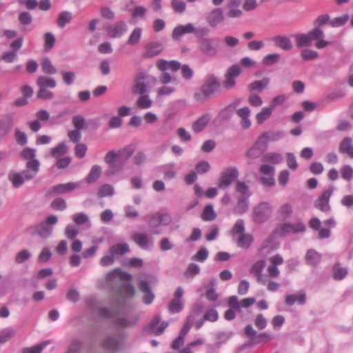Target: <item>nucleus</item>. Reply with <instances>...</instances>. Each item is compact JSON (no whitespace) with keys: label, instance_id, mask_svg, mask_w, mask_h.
I'll return each mask as SVG.
<instances>
[{"label":"nucleus","instance_id":"nucleus-1","mask_svg":"<svg viewBox=\"0 0 353 353\" xmlns=\"http://www.w3.org/2000/svg\"><path fill=\"white\" fill-rule=\"evenodd\" d=\"M132 276L128 272H122L119 269H114L106 274V280L112 284V290L114 294V301L117 310L99 306L98 301L94 297L86 299L88 306L92 310L97 311L101 317L112 319L114 324L120 328H128L137 324L139 315L138 314H119L121 307L120 298H131L134 294V288L130 283Z\"/></svg>","mask_w":353,"mask_h":353},{"label":"nucleus","instance_id":"nucleus-2","mask_svg":"<svg viewBox=\"0 0 353 353\" xmlns=\"http://www.w3.org/2000/svg\"><path fill=\"white\" fill-rule=\"evenodd\" d=\"M221 86L218 77L214 74L208 75L199 89L194 93V99L200 103H204L213 98Z\"/></svg>","mask_w":353,"mask_h":353},{"label":"nucleus","instance_id":"nucleus-3","mask_svg":"<svg viewBox=\"0 0 353 353\" xmlns=\"http://www.w3.org/2000/svg\"><path fill=\"white\" fill-rule=\"evenodd\" d=\"M157 83V79L154 77L145 72H139L134 77L132 92L133 94L148 93Z\"/></svg>","mask_w":353,"mask_h":353},{"label":"nucleus","instance_id":"nucleus-4","mask_svg":"<svg viewBox=\"0 0 353 353\" xmlns=\"http://www.w3.org/2000/svg\"><path fill=\"white\" fill-rule=\"evenodd\" d=\"M57 222L58 217L56 215H50L44 221L30 228V230L32 234H37L42 239H47L51 236L54 230L53 227Z\"/></svg>","mask_w":353,"mask_h":353},{"label":"nucleus","instance_id":"nucleus-5","mask_svg":"<svg viewBox=\"0 0 353 353\" xmlns=\"http://www.w3.org/2000/svg\"><path fill=\"white\" fill-rule=\"evenodd\" d=\"M219 39L216 37L203 38L198 41L197 49L199 52L208 57H214L219 52Z\"/></svg>","mask_w":353,"mask_h":353},{"label":"nucleus","instance_id":"nucleus-6","mask_svg":"<svg viewBox=\"0 0 353 353\" xmlns=\"http://www.w3.org/2000/svg\"><path fill=\"white\" fill-rule=\"evenodd\" d=\"M245 335L250 338L248 345L252 346L261 343H265L271 341L272 336L268 332L257 333L251 324H248L244 329Z\"/></svg>","mask_w":353,"mask_h":353},{"label":"nucleus","instance_id":"nucleus-7","mask_svg":"<svg viewBox=\"0 0 353 353\" xmlns=\"http://www.w3.org/2000/svg\"><path fill=\"white\" fill-rule=\"evenodd\" d=\"M104 161L109 165L105 171L106 176H112L122 170V163H120L118 152L114 150H110L105 154Z\"/></svg>","mask_w":353,"mask_h":353},{"label":"nucleus","instance_id":"nucleus-8","mask_svg":"<svg viewBox=\"0 0 353 353\" xmlns=\"http://www.w3.org/2000/svg\"><path fill=\"white\" fill-rule=\"evenodd\" d=\"M242 70L238 64H234L229 67L222 82L223 88L226 90L232 89L236 85V78L241 74Z\"/></svg>","mask_w":353,"mask_h":353},{"label":"nucleus","instance_id":"nucleus-9","mask_svg":"<svg viewBox=\"0 0 353 353\" xmlns=\"http://www.w3.org/2000/svg\"><path fill=\"white\" fill-rule=\"evenodd\" d=\"M272 213V206L268 202H261L253 209V221L257 223H264Z\"/></svg>","mask_w":353,"mask_h":353},{"label":"nucleus","instance_id":"nucleus-10","mask_svg":"<svg viewBox=\"0 0 353 353\" xmlns=\"http://www.w3.org/2000/svg\"><path fill=\"white\" fill-rule=\"evenodd\" d=\"M123 345V335L121 332L107 335L103 341V347L108 350L119 352Z\"/></svg>","mask_w":353,"mask_h":353},{"label":"nucleus","instance_id":"nucleus-11","mask_svg":"<svg viewBox=\"0 0 353 353\" xmlns=\"http://www.w3.org/2000/svg\"><path fill=\"white\" fill-rule=\"evenodd\" d=\"M239 176V171L235 167H230L221 174L219 187L221 189L228 188Z\"/></svg>","mask_w":353,"mask_h":353},{"label":"nucleus","instance_id":"nucleus-12","mask_svg":"<svg viewBox=\"0 0 353 353\" xmlns=\"http://www.w3.org/2000/svg\"><path fill=\"white\" fill-rule=\"evenodd\" d=\"M184 290L181 287H178L174 293V297L168 304V311L171 314H177L183 309L182 297Z\"/></svg>","mask_w":353,"mask_h":353},{"label":"nucleus","instance_id":"nucleus-13","mask_svg":"<svg viewBox=\"0 0 353 353\" xmlns=\"http://www.w3.org/2000/svg\"><path fill=\"white\" fill-rule=\"evenodd\" d=\"M333 191L334 187L330 186L326 190H325L322 193L321 196L316 200L314 203V206L323 212L330 211V198L332 194Z\"/></svg>","mask_w":353,"mask_h":353},{"label":"nucleus","instance_id":"nucleus-14","mask_svg":"<svg viewBox=\"0 0 353 353\" xmlns=\"http://www.w3.org/2000/svg\"><path fill=\"white\" fill-rule=\"evenodd\" d=\"M79 187V183L69 182L67 183L58 184L52 187L46 193L48 196H54L70 192Z\"/></svg>","mask_w":353,"mask_h":353},{"label":"nucleus","instance_id":"nucleus-15","mask_svg":"<svg viewBox=\"0 0 353 353\" xmlns=\"http://www.w3.org/2000/svg\"><path fill=\"white\" fill-rule=\"evenodd\" d=\"M271 264L268 267L267 271L268 276L270 278H276L280 274V271L278 265L283 263L282 256L279 254H276L270 259Z\"/></svg>","mask_w":353,"mask_h":353},{"label":"nucleus","instance_id":"nucleus-16","mask_svg":"<svg viewBox=\"0 0 353 353\" xmlns=\"http://www.w3.org/2000/svg\"><path fill=\"white\" fill-rule=\"evenodd\" d=\"M274 46L285 51H290L293 48L291 39L285 35H276L271 38Z\"/></svg>","mask_w":353,"mask_h":353},{"label":"nucleus","instance_id":"nucleus-17","mask_svg":"<svg viewBox=\"0 0 353 353\" xmlns=\"http://www.w3.org/2000/svg\"><path fill=\"white\" fill-rule=\"evenodd\" d=\"M39 161L27 162L26 169L21 172L24 180L30 181L34 179L39 172Z\"/></svg>","mask_w":353,"mask_h":353},{"label":"nucleus","instance_id":"nucleus-18","mask_svg":"<svg viewBox=\"0 0 353 353\" xmlns=\"http://www.w3.org/2000/svg\"><path fill=\"white\" fill-rule=\"evenodd\" d=\"M224 20L223 12L221 8H214L208 15L206 21L210 27L217 26Z\"/></svg>","mask_w":353,"mask_h":353},{"label":"nucleus","instance_id":"nucleus-19","mask_svg":"<svg viewBox=\"0 0 353 353\" xmlns=\"http://www.w3.org/2000/svg\"><path fill=\"white\" fill-rule=\"evenodd\" d=\"M228 305L231 308L225 312L224 317L228 321H232L236 316L234 310L240 311V303L236 296H231L229 297Z\"/></svg>","mask_w":353,"mask_h":353},{"label":"nucleus","instance_id":"nucleus-20","mask_svg":"<svg viewBox=\"0 0 353 353\" xmlns=\"http://www.w3.org/2000/svg\"><path fill=\"white\" fill-rule=\"evenodd\" d=\"M139 288L141 292L144 294L143 301L145 304L149 305L152 303L154 299V294L151 291L148 281L141 280L139 283Z\"/></svg>","mask_w":353,"mask_h":353},{"label":"nucleus","instance_id":"nucleus-21","mask_svg":"<svg viewBox=\"0 0 353 353\" xmlns=\"http://www.w3.org/2000/svg\"><path fill=\"white\" fill-rule=\"evenodd\" d=\"M163 50V44L157 41H152L145 46L144 58H151L159 55Z\"/></svg>","mask_w":353,"mask_h":353},{"label":"nucleus","instance_id":"nucleus-22","mask_svg":"<svg viewBox=\"0 0 353 353\" xmlns=\"http://www.w3.org/2000/svg\"><path fill=\"white\" fill-rule=\"evenodd\" d=\"M250 108L247 106L239 108L236 111V114L241 118V126L245 130L249 129L252 125L250 119Z\"/></svg>","mask_w":353,"mask_h":353},{"label":"nucleus","instance_id":"nucleus-23","mask_svg":"<svg viewBox=\"0 0 353 353\" xmlns=\"http://www.w3.org/2000/svg\"><path fill=\"white\" fill-rule=\"evenodd\" d=\"M265 265L266 262L265 260H259L254 263L250 270V274H253L256 276V281L258 283L263 284L265 283V279L262 274V272Z\"/></svg>","mask_w":353,"mask_h":353},{"label":"nucleus","instance_id":"nucleus-24","mask_svg":"<svg viewBox=\"0 0 353 353\" xmlns=\"http://www.w3.org/2000/svg\"><path fill=\"white\" fill-rule=\"evenodd\" d=\"M134 242L141 248L147 249L150 245H152V239L148 234L142 232H136L132 236Z\"/></svg>","mask_w":353,"mask_h":353},{"label":"nucleus","instance_id":"nucleus-25","mask_svg":"<svg viewBox=\"0 0 353 353\" xmlns=\"http://www.w3.org/2000/svg\"><path fill=\"white\" fill-rule=\"evenodd\" d=\"M156 65L161 71L170 70L175 72L181 68V64L178 61H168L165 59H159L157 61Z\"/></svg>","mask_w":353,"mask_h":353},{"label":"nucleus","instance_id":"nucleus-26","mask_svg":"<svg viewBox=\"0 0 353 353\" xmlns=\"http://www.w3.org/2000/svg\"><path fill=\"white\" fill-rule=\"evenodd\" d=\"M194 30V26L191 23L185 25H180L174 28L172 36L174 39L176 40L185 34L193 33Z\"/></svg>","mask_w":353,"mask_h":353},{"label":"nucleus","instance_id":"nucleus-27","mask_svg":"<svg viewBox=\"0 0 353 353\" xmlns=\"http://www.w3.org/2000/svg\"><path fill=\"white\" fill-rule=\"evenodd\" d=\"M127 30V25L125 21H120L108 29V34L112 38L121 37Z\"/></svg>","mask_w":353,"mask_h":353},{"label":"nucleus","instance_id":"nucleus-28","mask_svg":"<svg viewBox=\"0 0 353 353\" xmlns=\"http://www.w3.org/2000/svg\"><path fill=\"white\" fill-rule=\"evenodd\" d=\"M211 119V115L209 113H205L200 117L196 121L192 123V130L195 133L201 132L209 123Z\"/></svg>","mask_w":353,"mask_h":353},{"label":"nucleus","instance_id":"nucleus-29","mask_svg":"<svg viewBox=\"0 0 353 353\" xmlns=\"http://www.w3.org/2000/svg\"><path fill=\"white\" fill-rule=\"evenodd\" d=\"M339 151L342 154H347L350 158L353 159V145L352 138H344L339 145Z\"/></svg>","mask_w":353,"mask_h":353},{"label":"nucleus","instance_id":"nucleus-30","mask_svg":"<svg viewBox=\"0 0 353 353\" xmlns=\"http://www.w3.org/2000/svg\"><path fill=\"white\" fill-rule=\"evenodd\" d=\"M305 229V225L301 222L295 224L288 222L285 223L281 227L283 233H289L290 232H293L294 233L303 232Z\"/></svg>","mask_w":353,"mask_h":353},{"label":"nucleus","instance_id":"nucleus-31","mask_svg":"<svg viewBox=\"0 0 353 353\" xmlns=\"http://www.w3.org/2000/svg\"><path fill=\"white\" fill-rule=\"evenodd\" d=\"M247 196H240L238 198L237 203L234 208V212L237 214H245L249 208V201Z\"/></svg>","mask_w":353,"mask_h":353},{"label":"nucleus","instance_id":"nucleus-32","mask_svg":"<svg viewBox=\"0 0 353 353\" xmlns=\"http://www.w3.org/2000/svg\"><path fill=\"white\" fill-rule=\"evenodd\" d=\"M130 252V248L127 243H117L111 246L110 253L113 254L114 257L123 255Z\"/></svg>","mask_w":353,"mask_h":353},{"label":"nucleus","instance_id":"nucleus-33","mask_svg":"<svg viewBox=\"0 0 353 353\" xmlns=\"http://www.w3.org/2000/svg\"><path fill=\"white\" fill-rule=\"evenodd\" d=\"M321 256L314 250H307L305 255L306 263L309 265L316 266L321 261Z\"/></svg>","mask_w":353,"mask_h":353},{"label":"nucleus","instance_id":"nucleus-34","mask_svg":"<svg viewBox=\"0 0 353 353\" xmlns=\"http://www.w3.org/2000/svg\"><path fill=\"white\" fill-rule=\"evenodd\" d=\"M283 160V155L279 152H268L262 156L261 161L264 163L278 164Z\"/></svg>","mask_w":353,"mask_h":353},{"label":"nucleus","instance_id":"nucleus-35","mask_svg":"<svg viewBox=\"0 0 353 353\" xmlns=\"http://www.w3.org/2000/svg\"><path fill=\"white\" fill-rule=\"evenodd\" d=\"M8 179L12 183V186L14 188H19L25 182V180L21 173L17 172L14 171H11L9 172L8 175Z\"/></svg>","mask_w":353,"mask_h":353},{"label":"nucleus","instance_id":"nucleus-36","mask_svg":"<svg viewBox=\"0 0 353 353\" xmlns=\"http://www.w3.org/2000/svg\"><path fill=\"white\" fill-rule=\"evenodd\" d=\"M297 301L299 305H303L306 301L305 294L301 293L297 294H290L285 297V303L286 305L292 306Z\"/></svg>","mask_w":353,"mask_h":353},{"label":"nucleus","instance_id":"nucleus-37","mask_svg":"<svg viewBox=\"0 0 353 353\" xmlns=\"http://www.w3.org/2000/svg\"><path fill=\"white\" fill-rule=\"evenodd\" d=\"M254 241L253 236L250 234H241L237 240L238 247L248 249Z\"/></svg>","mask_w":353,"mask_h":353},{"label":"nucleus","instance_id":"nucleus-38","mask_svg":"<svg viewBox=\"0 0 353 353\" xmlns=\"http://www.w3.org/2000/svg\"><path fill=\"white\" fill-rule=\"evenodd\" d=\"M37 85L39 88H53L56 87V81L51 77L47 76H40L37 79Z\"/></svg>","mask_w":353,"mask_h":353},{"label":"nucleus","instance_id":"nucleus-39","mask_svg":"<svg viewBox=\"0 0 353 353\" xmlns=\"http://www.w3.org/2000/svg\"><path fill=\"white\" fill-rule=\"evenodd\" d=\"M201 217L204 221H211L216 219V214L212 204H208L203 209Z\"/></svg>","mask_w":353,"mask_h":353},{"label":"nucleus","instance_id":"nucleus-40","mask_svg":"<svg viewBox=\"0 0 353 353\" xmlns=\"http://www.w3.org/2000/svg\"><path fill=\"white\" fill-rule=\"evenodd\" d=\"M296 47L301 48L305 46H311L312 43L307 33L296 34L294 36Z\"/></svg>","mask_w":353,"mask_h":353},{"label":"nucleus","instance_id":"nucleus-41","mask_svg":"<svg viewBox=\"0 0 353 353\" xmlns=\"http://www.w3.org/2000/svg\"><path fill=\"white\" fill-rule=\"evenodd\" d=\"M133 153L134 150L130 146L125 147L124 148L120 150L118 152L120 163H122V168H123V165H125V162L133 154Z\"/></svg>","mask_w":353,"mask_h":353},{"label":"nucleus","instance_id":"nucleus-42","mask_svg":"<svg viewBox=\"0 0 353 353\" xmlns=\"http://www.w3.org/2000/svg\"><path fill=\"white\" fill-rule=\"evenodd\" d=\"M72 19V14L69 11H63L59 13L57 19V26L63 28L67 23H69Z\"/></svg>","mask_w":353,"mask_h":353},{"label":"nucleus","instance_id":"nucleus-43","mask_svg":"<svg viewBox=\"0 0 353 353\" xmlns=\"http://www.w3.org/2000/svg\"><path fill=\"white\" fill-rule=\"evenodd\" d=\"M101 167L99 165H94L91 168V170L86 178L88 183L95 182L101 174Z\"/></svg>","mask_w":353,"mask_h":353},{"label":"nucleus","instance_id":"nucleus-44","mask_svg":"<svg viewBox=\"0 0 353 353\" xmlns=\"http://www.w3.org/2000/svg\"><path fill=\"white\" fill-rule=\"evenodd\" d=\"M68 148L65 142L59 143L56 147L51 150V154L53 157L59 159L61 156L68 152Z\"/></svg>","mask_w":353,"mask_h":353},{"label":"nucleus","instance_id":"nucleus-45","mask_svg":"<svg viewBox=\"0 0 353 353\" xmlns=\"http://www.w3.org/2000/svg\"><path fill=\"white\" fill-rule=\"evenodd\" d=\"M72 123L74 128L77 130H83L88 128L85 118L81 115H76L72 117Z\"/></svg>","mask_w":353,"mask_h":353},{"label":"nucleus","instance_id":"nucleus-46","mask_svg":"<svg viewBox=\"0 0 353 353\" xmlns=\"http://www.w3.org/2000/svg\"><path fill=\"white\" fill-rule=\"evenodd\" d=\"M21 155L27 162L39 161V160L36 159V150L34 148L29 147L24 148L21 152Z\"/></svg>","mask_w":353,"mask_h":353},{"label":"nucleus","instance_id":"nucleus-47","mask_svg":"<svg viewBox=\"0 0 353 353\" xmlns=\"http://www.w3.org/2000/svg\"><path fill=\"white\" fill-rule=\"evenodd\" d=\"M141 34L142 29L140 27H136L131 32L127 41V43L130 46L137 45L141 39Z\"/></svg>","mask_w":353,"mask_h":353},{"label":"nucleus","instance_id":"nucleus-48","mask_svg":"<svg viewBox=\"0 0 353 353\" xmlns=\"http://www.w3.org/2000/svg\"><path fill=\"white\" fill-rule=\"evenodd\" d=\"M273 109L271 107L263 108L261 112L256 114V120L259 124H262L265 121L270 117Z\"/></svg>","mask_w":353,"mask_h":353},{"label":"nucleus","instance_id":"nucleus-49","mask_svg":"<svg viewBox=\"0 0 353 353\" xmlns=\"http://www.w3.org/2000/svg\"><path fill=\"white\" fill-rule=\"evenodd\" d=\"M139 94L141 96L137 101V106L141 109L150 108L152 105V101L150 99L148 94L147 93Z\"/></svg>","mask_w":353,"mask_h":353},{"label":"nucleus","instance_id":"nucleus-50","mask_svg":"<svg viewBox=\"0 0 353 353\" xmlns=\"http://www.w3.org/2000/svg\"><path fill=\"white\" fill-rule=\"evenodd\" d=\"M347 273V268L340 267L339 264H336L333 267V278L335 280L339 281L344 279Z\"/></svg>","mask_w":353,"mask_h":353},{"label":"nucleus","instance_id":"nucleus-51","mask_svg":"<svg viewBox=\"0 0 353 353\" xmlns=\"http://www.w3.org/2000/svg\"><path fill=\"white\" fill-rule=\"evenodd\" d=\"M44 50L48 52L54 46L56 42V39L54 35L50 32H48L44 34Z\"/></svg>","mask_w":353,"mask_h":353},{"label":"nucleus","instance_id":"nucleus-52","mask_svg":"<svg viewBox=\"0 0 353 353\" xmlns=\"http://www.w3.org/2000/svg\"><path fill=\"white\" fill-rule=\"evenodd\" d=\"M269 83V79L267 77H264L263 79L260 81H254L252 83L249 85V88L250 90H259L261 91L265 87H266Z\"/></svg>","mask_w":353,"mask_h":353},{"label":"nucleus","instance_id":"nucleus-53","mask_svg":"<svg viewBox=\"0 0 353 353\" xmlns=\"http://www.w3.org/2000/svg\"><path fill=\"white\" fill-rule=\"evenodd\" d=\"M307 34L310 37V40L312 44L313 41H317L319 39L325 37V33L323 30L321 28L316 27L311 31L308 32Z\"/></svg>","mask_w":353,"mask_h":353},{"label":"nucleus","instance_id":"nucleus-54","mask_svg":"<svg viewBox=\"0 0 353 353\" xmlns=\"http://www.w3.org/2000/svg\"><path fill=\"white\" fill-rule=\"evenodd\" d=\"M350 17L345 14L340 17L334 18L330 21V24L333 28H338L345 25L349 20Z\"/></svg>","mask_w":353,"mask_h":353},{"label":"nucleus","instance_id":"nucleus-55","mask_svg":"<svg viewBox=\"0 0 353 353\" xmlns=\"http://www.w3.org/2000/svg\"><path fill=\"white\" fill-rule=\"evenodd\" d=\"M194 321V316L193 314H190L187 317L186 323L184 324L183 328L181 329L179 336H182L183 338H185V336L188 333Z\"/></svg>","mask_w":353,"mask_h":353},{"label":"nucleus","instance_id":"nucleus-56","mask_svg":"<svg viewBox=\"0 0 353 353\" xmlns=\"http://www.w3.org/2000/svg\"><path fill=\"white\" fill-rule=\"evenodd\" d=\"M32 254L27 249L22 250L18 252L14 258V261L17 264H21L28 260Z\"/></svg>","mask_w":353,"mask_h":353},{"label":"nucleus","instance_id":"nucleus-57","mask_svg":"<svg viewBox=\"0 0 353 353\" xmlns=\"http://www.w3.org/2000/svg\"><path fill=\"white\" fill-rule=\"evenodd\" d=\"M280 57L278 53L268 54L263 57L262 63L265 65H273L279 61Z\"/></svg>","mask_w":353,"mask_h":353},{"label":"nucleus","instance_id":"nucleus-58","mask_svg":"<svg viewBox=\"0 0 353 353\" xmlns=\"http://www.w3.org/2000/svg\"><path fill=\"white\" fill-rule=\"evenodd\" d=\"M236 190L241 194V196H244L249 198L251 195L249 187L243 181H236Z\"/></svg>","mask_w":353,"mask_h":353},{"label":"nucleus","instance_id":"nucleus-59","mask_svg":"<svg viewBox=\"0 0 353 353\" xmlns=\"http://www.w3.org/2000/svg\"><path fill=\"white\" fill-rule=\"evenodd\" d=\"M268 137L264 132L258 137L254 145L259 148V150L264 151L268 148Z\"/></svg>","mask_w":353,"mask_h":353},{"label":"nucleus","instance_id":"nucleus-60","mask_svg":"<svg viewBox=\"0 0 353 353\" xmlns=\"http://www.w3.org/2000/svg\"><path fill=\"white\" fill-rule=\"evenodd\" d=\"M114 187L109 184H105L99 188L98 191V196L99 197H105L108 196H112L114 194Z\"/></svg>","mask_w":353,"mask_h":353},{"label":"nucleus","instance_id":"nucleus-61","mask_svg":"<svg viewBox=\"0 0 353 353\" xmlns=\"http://www.w3.org/2000/svg\"><path fill=\"white\" fill-rule=\"evenodd\" d=\"M41 67L43 72L46 74H52L57 72L56 68L48 58H46L43 60Z\"/></svg>","mask_w":353,"mask_h":353},{"label":"nucleus","instance_id":"nucleus-62","mask_svg":"<svg viewBox=\"0 0 353 353\" xmlns=\"http://www.w3.org/2000/svg\"><path fill=\"white\" fill-rule=\"evenodd\" d=\"M193 34L195 37L202 39L203 38H208V36L210 34V30L205 26H199L195 28L193 31Z\"/></svg>","mask_w":353,"mask_h":353},{"label":"nucleus","instance_id":"nucleus-63","mask_svg":"<svg viewBox=\"0 0 353 353\" xmlns=\"http://www.w3.org/2000/svg\"><path fill=\"white\" fill-rule=\"evenodd\" d=\"M51 208L56 210L63 211L67 208V203L63 199L58 197L52 201Z\"/></svg>","mask_w":353,"mask_h":353},{"label":"nucleus","instance_id":"nucleus-64","mask_svg":"<svg viewBox=\"0 0 353 353\" xmlns=\"http://www.w3.org/2000/svg\"><path fill=\"white\" fill-rule=\"evenodd\" d=\"M341 176L345 181H350L353 178V169L349 165H345L341 168Z\"/></svg>","mask_w":353,"mask_h":353}]
</instances>
